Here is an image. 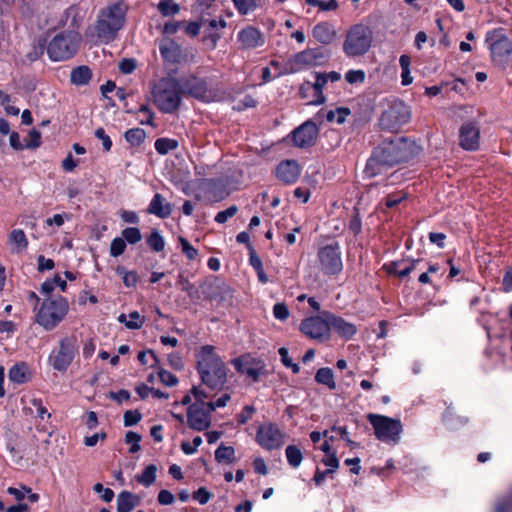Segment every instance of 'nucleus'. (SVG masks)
<instances>
[{"mask_svg":"<svg viewBox=\"0 0 512 512\" xmlns=\"http://www.w3.org/2000/svg\"><path fill=\"white\" fill-rule=\"evenodd\" d=\"M41 145V134L37 130H31L28 134V141L26 143V148H37Z\"/></svg>","mask_w":512,"mask_h":512,"instance_id":"obj_64","label":"nucleus"},{"mask_svg":"<svg viewBox=\"0 0 512 512\" xmlns=\"http://www.w3.org/2000/svg\"><path fill=\"white\" fill-rule=\"evenodd\" d=\"M301 174V167L296 160H284L276 167L277 178L285 184L295 183Z\"/></svg>","mask_w":512,"mask_h":512,"instance_id":"obj_22","label":"nucleus"},{"mask_svg":"<svg viewBox=\"0 0 512 512\" xmlns=\"http://www.w3.org/2000/svg\"><path fill=\"white\" fill-rule=\"evenodd\" d=\"M140 503V498L128 491L117 496V512H131Z\"/></svg>","mask_w":512,"mask_h":512,"instance_id":"obj_29","label":"nucleus"},{"mask_svg":"<svg viewBox=\"0 0 512 512\" xmlns=\"http://www.w3.org/2000/svg\"><path fill=\"white\" fill-rule=\"evenodd\" d=\"M182 90L174 78H161L152 88L154 104L163 113L175 112L181 103Z\"/></svg>","mask_w":512,"mask_h":512,"instance_id":"obj_4","label":"nucleus"},{"mask_svg":"<svg viewBox=\"0 0 512 512\" xmlns=\"http://www.w3.org/2000/svg\"><path fill=\"white\" fill-rule=\"evenodd\" d=\"M122 236H123V239L125 241H127L129 244H136L142 238L140 230L136 227L125 228L122 231Z\"/></svg>","mask_w":512,"mask_h":512,"instance_id":"obj_47","label":"nucleus"},{"mask_svg":"<svg viewBox=\"0 0 512 512\" xmlns=\"http://www.w3.org/2000/svg\"><path fill=\"white\" fill-rule=\"evenodd\" d=\"M326 316L330 320V331L333 329L339 337L350 340L357 333L355 324L329 312L326 313Z\"/></svg>","mask_w":512,"mask_h":512,"instance_id":"obj_23","label":"nucleus"},{"mask_svg":"<svg viewBox=\"0 0 512 512\" xmlns=\"http://www.w3.org/2000/svg\"><path fill=\"white\" fill-rule=\"evenodd\" d=\"M239 40L245 47H253L256 44V29L247 28L239 33Z\"/></svg>","mask_w":512,"mask_h":512,"instance_id":"obj_45","label":"nucleus"},{"mask_svg":"<svg viewBox=\"0 0 512 512\" xmlns=\"http://www.w3.org/2000/svg\"><path fill=\"white\" fill-rule=\"evenodd\" d=\"M142 418V415L137 410H127L124 413V426L129 427L137 424Z\"/></svg>","mask_w":512,"mask_h":512,"instance_id":"obj_57","label":"nucleus"},{"mask_svg":"<svg viewBox=\"0 0 512 512\" xmlns=\"http://www.w3.org/2000/svg\"><path fill=\"white\" fill-rule=\"evenodd\" d=\"M485 42L490 51L493 64L505 68L512 54V41L507 36L504 29L496 28L488 31Z\"/></svg>","mask_w":512,"mask_h":512,"instance_id":"obj_7","label":"nucleus"},{"mask_svg":"<svg viewBox=\"0 0 512 512\" xmlns=\"http://www.w3.org/2000/svg\"><path fill=\"white\" fill-rule=\"evenodd\" d=\"M182 95L188 94L194 98L208 101L211 97V92L208 89L207 82L204 79L191 77L187 79L181 86Z\"/></svg>","mask_w":512,"mask_h":512,"instance_id":"obj_21","label":"nucleus"},{"mask_svg":"<svg viewBox=\"0 0 512 512\" xmlns=\"http://www.w3.org/2000/svg\"><path fill=\"white\" fill-rule=\"evenodd\" d=\"M289 309L284 303H277L273 307V315L280 321H285L289 317Z\"/></svg>","mask_w":512,"mask_h":512,"instance_id":"obj_58","label":"nucleus"},{"mask_svg":"<svg viewBox=\"0 0 512 512\" xmlns=\"http://www.w3.org/2000/svg\"><path fill=\"white\" fill-rule=\"evenodd\" d=\"M126 13L127 6L122 2L101 9L94 26L97 38L105 43L113 41L124 26Z\"/></svg>","mask_w":512,"mask_h":512,"instance_id":"obj_3","label":"nucleus"},{"mask_svg":"<svg viewBox=\"0 0 512 512\" xmlns=\"http://www.w3.org/2000/svg\"><path fill=\"white\" fill-rule=\"evenodd\" d=\"M178 143L176 140L168 138H159L155 142V149L159 154H167L169 151L176 149Z\"/></svg>","mask_w":512,"mask_h":512,"instance_id":"obj_42","label":"nucleus"},{"mask_svg":"<svg viewBox=\"0 0 512 512\" xmlns=\"http://www.w3.org/2000/svg\"><path fill=\"white\" fill-rule=\"evenodd\" d=\"M56 282H61L62 291L66 290V281L62 280L58 275H56L52 280H47L41 285V292L44 294H50L55 289Z\"/></svg>","mask_w":512,"mask_h":512,"instance_id":"obj_50","label":"nucleus"},{"mask_svg":"<svg viewBox=\"0 0 512 512\" xmlns=\"http://www.w3.org/2000/svg\"><path fill=\"white\" fill-rule=\"evenodd\" d=\"M81 42L76 31H65L56 35L47 47L49 57L54 61L68 60L75 55Z\"/></svg>","mask_w":512,"mask_h":512,"instance_id":"obj_9","label":"nucleus"},{"mask_svg":"<svg viewBox=\"0 0 512 512\" xmlns=\"http://www.w3.org/2000/svg\"><path fill=\"white\" fill-rule=\"evenodd\" d=\"M130 320L125 322V326L128 329H139L144 324V317H142L137 311L131 312L129 314Z\"/></svg>","mask_w":512,"mask_h":512,"instance_id":"obj_55","label":"nucleus"},{"mask_svg":"<svg viewBox=\"0 0 512 512\" xmlns=\"http://www.w3.org/2000/svg\"><path fill=\"white\" fill-rule=\"evenodd\" d=\"M366 74L363 70H348L345 74V80L349 84H361L365 81Z\"/></svg>","mask_w":512,"mask_h":512,"instance_id":"obj_49","label":"nucleus"},{"mask_svg":"<svg viewBox=\"0 0 512 512\" xmlns=\"http://www.w3.org/2000/svg\"><path fill=\"white\" fill-rule=\"evenodd\" d=\"M68 310L69 304L64 297L48 298L36 314V322L45 330H52L64 319Z\"/></svg>","mask_w":512,"mask_h":512,"instance_id":"obj_6","label":"nucleus"},{"mask_svg":"<svg viewBox=\"0 0 512 512\" xmlns=\"http://www.w3.org/2000/svg\"><path fill=\"white\" fill-rule=\"evenodd\" d=\"M147 244L155 252H161L165 247V241L157 230L152 231L148 236Z\"/></svg>","mask_w":512,"mask_h":512,"instance_id":"obj_43","label":"nucleus"},{"mask_svg":"<svg viewBox=\"0 0 512 512\" xmlns=\"http://www.w3.org/2000/svg\"><path fill=\"white\" fill-rule=\"evenodd\" d=\"M281 74L278 63L272 61L270 67H265L262 69V79L263 82H269L274 78L278 77Z\"/></svg>","mask_w":512,"mask_h":512,"instance_id":"obj_48","label":"nucleus"},{"mask_svg":"<svg viewBox=\"0 0 512 512\" xmlns=\"http://www.w3.org/2000/svg\"><path fill=\"white\" fill-rule=\"evenodd\" d=\"M417 148L414 142L402 137L384 140L374 149L371 157L368 159L364 169L365 176L373 178L381 174L384 167L408 161L416 154Z\"/></svg>","mask_w":512,"mask_h":512,"instance_id":"obj_1","label":"nucleus"},{"mask_svg":"<svg viewBox=\"0 0 512 512\" xmlns=\"http://www.w3.org/2000/svg\"><path fill=\"white\" fill-rule=\"evenodd\" d=\"M318 133L317 125L313 121L308 120L295 128L291 132L290 137L295 147L308 148L315 144Z\"/></svg>","mask_w":512,"mask_h":512,"instance_id":"obj_17","label":"nucleus"},{"mask_svg":"<svg viewBox=\"0 0 512 512\" xmlns=\"http://www.w3.org/2000/svg\"><path fill=\"white\" fill-rule=\"evenodd\" d=\"M313 37L322 44H330L336 38L334 26L328 22H320L313 27Z\"/></svg>","mask_w":512,"mask_h":512,"instance_id":"obj_26","label":"nucleus"},{"mask_svg":"<svg viewBox=\"0 0 512 512\" xmlns=\"http://www.w3.org/2000/svg\"><path fill=\"white\" fill-rule=\"evenodd\" d=\"M367 419L372 425L374 434L379 441L389 445L399 443L403 431V426L399 419L373 413L368 414Z\"/></svg>","mask_w":512,"mask_h":512,"instance_id":"obj_8","label":"nucleus"},{"mask_svg":"<svg viewBox=\"0 0 512 512\" xmlns=\"http://www.w3.org/2000/svg\"><path fill=\"white\" fill-rule=\"evenodd\" d=\"M9 242L14 246L13 252H21L28 246V240L23 230L15 229L9 235Z\"/></svg>","mask_w":512,"mask_h":512,"instance_id":"obj_32","label":"nucleus"},{"mask_svg":"<svg viewBox=\"0 0 512 512\" xmlns=\"http://www.w3.org/2000/svg\"><path fill=\"white\" fill-rule=\"evenodd\" d=\"M236 240L238 243L246 244L249 252H250V264L256 268V254L253 249V245L250 241V235L247 232H241L237 235Z\"/></svg>","mask_w":512,"mask_h":512,"instance_id":"obj_44","label":"nucleus"},{"mask_svg":"<svg viewBox=\"0 0 512 512\" xmlns=\"http://www.w3.org/2000/svg\"><path fill=\"white\" fill-rule=\"evenodd\" d=\"M93 490L96 492V493H102L101 495V498L105 501V502H111L114 498V492L112 489L110 488H104L103 485L101 483H96L93 487Z\"/></svg>","mask_w":512,"mask_h":512,"instance_id":"obj_62","label":"nucleus"},{"mask_svg":"<svg viewBox=\"0 0 512 512\" xmlns=\"http://www.w3.org/2000/svg\"><path fill=\"white\" fill-rule=\"evenodd\" d=\"M146 138V133L141 128L129 129L125 133V139L133 146H139Z\"/></svg>","mask_w":512,"mask_h":512,"instance_id":"obj_39","label":"nucleus"},{"mask_svg":"<svg viewBox=\"0 0 512 512\" xmlns=\"http://www.w3.org/2000/svg\"><path fill=\"white\" fill-rule=\"evenodd\" d=\"M126 248V242L123 238H115L112 240L110 245V254L113 257H118L124 253Z\"/></svg>","mask_w":512,"mask_h":512,"instance_id":"obj_53","label":"nucleus"},{"mask_svg":"<svg viewBox=\"0 0 512 512\" xmlns=\"http://www.w3.org/2000/svg\"><path fill=\"white\" fill-rule=\"evenodd\" d=\"M9 380L16 384H23L30 378L28 365L24 362L13 365L8 373Z\"/></svg>","mask_w":512,"mask_h":512,"instance_id":"obj_31","label":"nucleus"},{"mask_svg":"<svg viewBox=\"0 0 512 512\" xmlns=\"http://www.w3.org/2000/svg\"><path fill=\"white\" fill-rule=\"evenodd\" d=\"M212 411L206 402L194 403L189 406L187 412V422L190 428L203 431L210 426Z\"/></svg>","mask_w":512,"mask_h":512,"instance_id":"obj_18","label":"nucleus"},{"mask_svg":"<svg viewBox=\"0 0 512 512\" xmlns=\"http://www.w3.org/2000/svg\"><path fill=\"white\" fill-rule=\"evenodd\" d=\"M200 289L206 299L217 303L229 302L232 298L230 287L214 276L206 278L200 284Z\"/></svg>","mask_w":512,"mask_h":512,"instance_id":"obj_14","label":"nucleus"},{"mask_svg":"<svg viewBox=\"0 0 512 512\" xmlns=\"http://www.w3.org/2000/svg\"><path fill=\"white\" fill-rule=\"evenodd\" d=\"M284 440V432L275 424L267 423L258 428V444L267 450L280 448Z\"/></svg>","mask_w":512,"mask_h":512,"instance_id":"obj_16","label":"nucleus"},{"mask_svg":"<svg viewBox=\"0 0 512 512\" xmlns=\"http://www.w3.org/2000/svg\"><path fill=\"white\" fill-rule=\"evenodd\" d=\"M324 87L325 80L322 78H315V82L305 81L299 88V95L308 105H320L325 102Z\"/></svg>","mask_w":512,"mask_h":512,"instance_id":"obj_19","label":"nucleus"},{"mask_svg":"<svg viewBox=\"0 0 512 512\" xmlns=\"http://www.w3.org/2000/svg\"><path fill=\"white\" fill-rule=\"evenodd\" d=\"M77 353L76 339L65 337L59 342V348L53 350L49 362L57 371H66Z\"/></svg>","mask_w":512,"mask_h":512,"instance_id":"obj_12","label":"nucleus"},{"mask_svg":"<svg viewBox=\"0 0 512 512\" xmlns=\"http://www.w3.org/2000/svg\"><path fill=\"white\" fill-rule=\"evenodd\" d=\"M212 493H210L206 488L201 487L197 491L193 493V499L198 501L200 504H206L211 498Z\"/></svg>","mask_w":512,"mask_h":512,"instance_id":"obj_63","label":"nucleus"},{"mask_svg":"<svg viewBox=\"0 0 512 512\" xmlns=\"http://www.w3.org/2000/svg\"><path fill=\"white\" fill-rule=\"evenodd\" d=\"M204 191L208 201L218 202L223 200L228 193L220 181L209 180L204 184Z\"/></svg>","mask_w":512,"mask_h":512,"instance_id":"obj_28","label":"nucleus"},{"mask_svg":"<svg viewBox=\"0 0 512 512\" xmlns=\"http://www.w3.org/2000/svg\"><path fill=\"white\" fill-rule=\"evenodd\" d=\"M148 212L160 218H167L172 214V205L159 193L152 198Z\"/></svg>","mask_w":512,"mask_h":512,"instance_id":"obj_25","label":"nucleus"},{"mask_svg":"<svg viewBox=\"0 0 512 512\" xmlns=\"http://www.w3.org/2000/svg\"><path fill=\"white\" fill-rule=\"evenodd\" d=\"M322 463L327 466L328 472L334 473L339 468V460L336 452L325 455L322 459Z\"/></svg>","mask_w":512,"mask_h":512,"instance_id":"obj_56","label":"nucleus"},{"mask_svg":"<svg viewBox=\"0 0 512 512\" xmlns=\"http://www.w3.org/2000/svg\"><path fill=\"white\" fill-rule=\"evenodd\" d=\"M278 352L281 357L282 364L287 368H291L293 373H298L300 369L299 365L294 363L292 359L289 357L288 349L285 347H281L279 348Z\"/></svg>","mask_w":512,"mask_h":512,"instance_id":"obj_51","label":"nucleus"},{"mask_svg":"<svg viewBox=\"0 0 512 512\" xmlns=\"http://www.w3.org/2000/svg\"><path fill=\"white\" fill-rule=\"evenodd\" d=\"M411 118L410 108L403 102L393 103L385 110L380 117V125L391 131L398 130L402 125L409 122Z\"/></svg>","mask_w":512,"mask_h":512,"instance_id":"obj_13","label":"nucleus"},{"mask_svg":"<svg viewBox=\"0 0 512 512\" xmlns=\"http://www.w3.org/2000/svg\"><path fill=\"white\" fill-rule=\"evenodd\" d=\"M315 380L320 384L326 385L329 389L336 388L334 374L330 368H320L316 372Z\"/></svg>","mask_w":512,"mask_h":512,"instance_id":"obj_35","label":"nucleus"},{"mask_svg":"<svg viewBox=\"0 0 512 512\" xmlns=\"http://www.w3.org/2000/svg\"><path fill=\"white\" fill-rule=\"evenodd\" d=\"M459 144L467 151H475L480 146V128L474 122L462 124L459 130Z\"/></svg>","mask_w":512,"mask_h":512,"instance_id":"obj_20","label":"nucleus"},{"mask_svg":"<svg viewBox=\"0 0 512 512\" xmlns=\"http://www.w3.org/2000/svg\"><path fill=\"white\" fill-rule=\"evenodd\" d=\"M158 376L160 381L166 386H175L178 383L177 377L164 369H159Z\"/></svg>","mask_w":512,"mask_h":512,"instance_id":"obj_59","label":"nucleus"},{"mask_svg":"<svg viewBox=\"0 0 512 512\" xmlns=\"http://www.w3.org/2000/svg\"><path fill=\"white\" fill-rule=\"evenodd\" d=\"M285 457L292 468H298L303 460V453L296 445H288L285 449Z\"/></svg>","mask_w":512,"mask_h":512,"instance_id":"obj_34","label":"nucleus"},{"mask_svg":"<svg viewBox=\"0 0 512 512\" xmlns=\"http://www.w3.org/2000/svg\"><path fill=\"white\" fill-rule=\"evenodd\" d=\"M325 312L322 316H310L300 323V331L308 338L319 342L328 341L331 338L330 320Z\"/></svg>","mask_w":512,"mask_h":512,"instance_id":"obj_11","label":"nucleus"},{"mask_svg":"<svg viewBox=\"0 0 512 512\" xmlns=\"http://www.w3.org/2000/svg\"><path fill=\"white\" fill-rule=\"evenodd\" d=\"M179 285L181 286V289L185 291L188 296L192 299H198L199 293L198 290L195 288V286L188 281V279L184 278L182 275L179 276Z\"/></svg>","mask_w":512,"mask_h":512,"instance_id":"obj_52","label":"nucleus"},{"mask_svg":"<svg viewBox=\"0 0 512 512\" xmlns=\"http://www.w3.org/2000/svg\"><path fill=\"white\" fill-rule=\"evenodd\" d=\"M157 467L154 464L148 465L144 471L136 476L137 482L146 487L151 486L156 480Z\"/></svg>","mask_w":512,"mask_h":512,"instance_id":"obj_36","label":"nucleus"},{"mask_svg":"<svg viewBox=\"0 0 512 512\" xmlns=\"http://www.w3.org/2000/svg\"><path fill=\"white\" fill-rule=\"evenodd\" d=\"M317 265L324 275L335 276L342 272V253L338 242L326 244L318 249Z\"/></svg>","mask_w":512,"mask_h":512,"instance_id":"obj_10","label":"nucleus"},{"mask_svg":"<svg viewBox=\"0 0 512 512\" xmlns=\"http://www.w3.org/2000/svg\"><path fill=\"white\" fill-rule=\"evenodd\" d=\"M408 197L407 192L403 190H397L392 193H388L384 199L386 208H394Z\"/></svg>","mask_w":512,"mask_h":512,"instance_id":"obj_38","label":"nucleus"},{"mask_svg":"<svg viewBox=\"0 0 512 512\" xmlns=\"http://www.w3.org/2000/svg\"><path fill=\"white\" fill-rule=\"evenodd\" d=\"M325 55L318 49H306L296 53L288 60V70L296 73L301 70L317 66L323 63Z\"/></svg>","mask_w":512,"mask_h":512,"instance_id":"obj_15","label":"nucleus"},{"mask_svg":"<svg viewBox=\"0 0 512 512\" xmlns=\"http://www.w3.org/2000/svg\"><path fill=\"white\" fill-rule=\"evenodd\" d=\"M238 372L246 373L256 380V360L252 354L247 353L231 361Z\"/></svg>","mask_w":512,"mask_h":512,"instance_id":"obj_27","label":"nucleus"},{"mask_svg":"<svg viewBox=\"0 0 512 512\" xmlns=\"http://www.w3.org/2000/svg\"><path fill=\"white\" fill-rule=\"evenodd\" d=\"M373 40V31L369 25L364 23L354 24L346 32L343 52L351 58L363 56L372 47Z\"/></svg>","mask_w":512,"mask_h":512,"instance_id":"obj_5","label":"nucleus"},{"mask_svg":"<svg viewBox=\"0 0 512 512\" xmlns=\"http://www.w3.org/2000/svg\"><path fill=\"white\" fill-rule=\"evenodd\" d=\"M349 115H350L349 108L338 107L335 110H329L326 114V119L329 122H336L338 124H343Z\"/></svg>","mask_w":512,"mask_h":512,"instance_id":"obj_37","label":"nucleus"},{"mask_svg":"<svg viewBox=\"0 0 512 512\" xmlns=\"http://www.w3.org/2000/svg\"><path fill=\"white\" fill-rule=\"evenodd\" d=\"M235 7L241 14H247L255 8V0H233Z\"/></svg>","mask_w":512,"mask_h":512,"instance_id":"obj_61","label":"nucleus"},{"mask_svg":"<svg viewBox=\"0 0 512 512\" xmlns=\"http://www.w3.org/2000/svg\"><path fill=\"white\" fill-rule=\"evenodd\" d=\"M234 448L231 446L220 445L215 451V458L218 462L231 463L234 459Z\"/></svg>","mask_w":512,"mask_h":512,"instance_id":"obj_40","label":"nucleus"},{"mask_svg":"<svg viewBox=\"0 0 512 512\" xmlns=\"http://www.w3.org/2000/svg\"><path fill=\"white\" fill-rule=\"evenodd\" d=\"M179 242L182 246V251L185 253L187 258L194 260L198 255V251L184 237H179Z\"/></svg>","mask_w":512,"mask_h":512,"instance_id":"obj_60","label":"nucleus"},{"mask_svg":"<svg viewBox=\"0 0 512 512\" xmlns=\"http://www.w3.org/2000/svg\"><path fill=\"white\" fill-rule=\"evenodd\" d=\"M237 211H238L237 206L232 205V206L228 207L226 210L218 212L215 216V221L217 223L223 224V223L227 222V220L229 218H232L233 216H235Z\"/></svg>","mask_w":512,"mask_h":512,"instance_id":"obj_54","label":"nucleus"},{"mask_svg":"<svg viewBox=\"0 0 512 512\" xmlns=\"http://www.w3.org/2000/svg\"><path fill=\"white\" fill-rule=\"evenodd\" d=\"M160 53L162 57L171 63H176L179 61L181 56L180 46L174 41H165L159 46Z\"/></svg>","mask_w":512,"mask_h":512,"instance_id":"obj_30","label":"nucleus"},{"mask_svg":"<svg viewBox=\"0 0 512 512\" xmlns=\"http://www.w3.org/2000/svg\"><path fill=\"white\" fill-rule=\"evenodd\" d=\"M91 76V70L87 66H79L71 71L70 79L73 84L85 85Z\"/></svg>","mask_w":512,"mask_h":512,"instance_id":"obj_33","label":"nucleus"},{"mask_svg":"<svg viewBox=\"0 0 512 512\" xmlns=\"http://www.w3.org/2000/svg\"><path fill=\"white\" fill-rule=\"evenodd\" d=\"M178 30H184L187 35L195 37L200 32V24L196 21H169L163 27V33L165 34H174Z\"/></svg>","mask_w":512,"mask_h":512,"instance_id":"obj_24","label":"nucleus"},{"mask_svg":"<svg viewBox=\"0 0 512 512\" xmlns=\"http://www.w3.org/2000/svg\"><path fill=\"white\" fill-rule=\"evenodd\" d=\"M117 273L123 277V283L126 287H134L137 284L138 276L134 271H126L124 267H118Z\"/></svg>","mask_w":512,"mask_h":512,"instance_id":"obj_46","label":"nucleus"},{"mask_svg":"<svg viewBox=\"0 0 512 512\" xmlns=\"http://www.w3.org/2000/svg\"><path fill=\"white\" fill-rule=\"evenodd\" d=\"M197 371L202 383L211 390H222L227 382V367L215 348L205 345L196 354Z\"/></svg>","mask_w":512,"mask_h":512,"instance_id":"obj_2","label":"nucleus"},{"mask_svg":"<svg viewBox=\"0 0 512 512\" xmlns=\"http://www.w3.org/2000/svg\"><path fill=\"white\" fill-rule=\"evenodd\" d=\"M157 7L163 16H172L180 11L179 5L174 0H161Z\"/></svg>","mask_w":512,"mask_h":512,"instance_id":"obj_41","label":"nucleus"}]
</instances>
